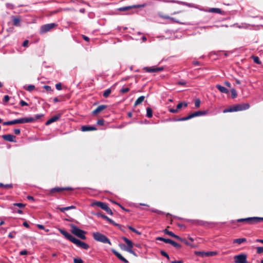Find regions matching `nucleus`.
Returning <instances> with one entry per match:
<instances>
[{"label": "nucleus", "mask_w": 263, "mask_h": 263, "mask_svg": "<svg viewBox=\"0 0 263 263\" xmlns=\"http://www.w3.org/2000/svg\"><path fill=\"white\" fill-rule=\"evenodd\" d=\"M59 231L60 233L63 234L67 239L69 240L70 241L76 245L78 247H80L84 249H88L89 248V246L88 244L84 242H83L70 235L69 233L65 231L63 229H59Z\"/></svg>", "instance_id": "f257e3e1"}, {"label": "nucleus", "mask_w": 263, "mask_h": 263, "mask_svg": "<svg viewBox=\"0 0 263 263\" xmlns=\"http://www.w3.org/2000/svg\"><path fill=\"white\" fill-rule=\"evenodd\" d=\"M249 107H250V105L248 103L237 104V105H234L228 109H224L223 110V112L225 113V112H228L241 111V110L248 109L249 108Z\"/></svg>", "instance_id": "f03ea898"}, {"label": "nucleus", "mask_w": 263, "mask_h": 263, "mask_svg": "<svg viewBox=\"0 0 263 263\" xmlns=\"http://www.w3.org/2000/svg\"><path fill=\"white\" fill-rule=\"evenodd\" d=\"M35 120L33 118H25L18 119H15L12 121L5 122L3 123L4 125H10L15 124L29 123L34 121Z\"/></svg>", "instance_id": "7ed1b4c3"}, {"label": "nucleus", "mask_w": 263, "mask_h": 263, "mask_svg": "<svg viewBox=\"0 0 263 263\" xmlns=\"http://www.w3.org/2000/svg\"><path fill=\"white\" fill-rule=\"evenodd\" d=\"M71 229V232L74 234V235L77 236V237L80 238L82 239H86V236L85 234H86V232L84 231H83L79 228H78L77 226H76L74 224H71L70 226Z\"/></svg>", "instance_id": "20e7f679"}, {"label": "nucleus", "mask_w": 263, "mask_h": 263, "mask_svg": "<svg viewBox=\"0 0 263 263\" xmlns=\"http://www.w3.org/2000/svg\"><path fill=\"white\" fill-rule=\"evenodd\" d=\"M93 237L96 240L98 241L111 245V242L109 239L106 236L99 232L93 233Z\"/></svg>", "instance_id": "39448f33"}, {"label": "nucleus", "mask_w": 263, "mask_h": 263, "mask_svg": "<svg viewBox=\"0 0 263 263\" xmlns=\"http://www.w3.org/2000/svg\"><path fill=\"white\" fill-rule=\"evenodd\" d=\"M122 239L126 243L127 246L123 245L121 246V248L133 255H135V253L132 250L133 243L132 241L125 237H122Z\"/></svg>", "instance_id": "423d86ee"}, {"label": "nucleus", "mask_w": 263, "mask_h": 263, "mask_svg": "<svg viewBox=\"0 0 263 263\" xmlns=\"http://www.w3.org/2000/svg\"><path fill=\"white\" fill-rule=\"evenodd\" d=\"M92 205H97L98 206L100 207L102 209L105 210L108 214L111 215L112 214L111 209L108 206V205L102 202L97 201L94 202L92 204Z\"/></svg>", "instance_id": "0eeeda50"}, {"label": "nucleus", "mask_w": 263, "mask_h": 263, "mask_svg": "<svg viewBox=\"0 0 263 263\" xmlns=\"http://www.w3.org/2000/svg\"><path fill=\"white\" fill-rule=\"evenodd\" d=\"M236 263H247V255L245 254H239L234 257Z\"/></svg>", "instance_id": "6e6552de"}, {"label": "nucleus", "mask_w": 263, "mask_h": 263, "mask_svg": "<svg viewBox=\"0 0 263 263\" xmlns=\"http://www.w3.org/2000/svg\"><path fill=\"white\" fill-rule=\"evenodd\" d=\"M157 240L163 241L165 242V243H170L173 246H174V247L177 248H180L181 247V246L179 243H177L176 242H175L170 239H166V238H164L163 237H159L157 238Z\"/></svg>", "instance_id": "1a4fd4ad"}, {"label": "nucleus", "mask_w": 263, "mask_h": 263, "mask_svg": "<svg viewBox=\"0 0 263 263\" xmlns=\"http://www.w3.org/2000/svg\"><path fill=\"white\" fill-rule=\"evenodd\" d=\"M263 220V218L259 217H251L244 219H239L237 220L238 222L247 221L250 223H253L255 222H259Z\"/></svg>", "instance_id": "9d476101"}, {"label": "nucleus", "mask_w": 263, "mask_h": 263, "mask_svg": "<svg viewBox=\"0 0 263 263\" xmlns=\"http://www.w3.org/2000/svg\"><path fill=\"white\" fill-rule=\"evenodd\" d=\"M195 254L197 255H200L201 256H214L217 254V252L216 251H211V252H203V251H195Z\"/></svg>", "instance_id": "9b49d317"}, {"label": "nucleus", "mask_w": 263, "mask_h": 263, "mask_svg": "<svg viewBox=\"0 0 263 263\" xmlns=\"http://www.w3.org/2000/svg\"><path fill=\"white\" fill-rule=\"evenodd\" d=\"M55 26V24L54 23L48 24L46 25H43L41 27V31L42 33H45L49 31L51 29L53 28Z\"/></svg>", "instance_id": "f8f14e48"}, {"label": "nucleus", "mask_w": 263, "mask_h": 263, "mask_svg": "<svg viewBox=\"0 0 263 263\" xmlns=\"http://www.w3.org/2000/svg\"><path fill=\"white\" fill-rule=\"evenodd\" d=\"M144 70L148 72H156L163 70L162 67L154 68L153 67H146L144 68Z\"/></svg>", "instance_id": "ddd939ff"}, {"label": "nucleus", "mask_w": 263, "mask_h": 263, "mask_svg": "<svg viewBox=\"0 0 263 263\" xmlns=\"http://www.w3.org/2000/svg\"><path fill=\"white\" fill-rule=\"evenodd\" d=\"M145 5V4H143L142 5H133V6H129L123 7L119 8L118 9V10L120 11H126V10L130 9L132 8H138L143 7H144Z\"/></svg>", "instance_id": "4468645a"}, {"label": "nucleus", "mask_w": 263, "mask_h": 263, "mask_svg": "<svg viewBox=\"0 0 263 263\" xmlns=\"http://www.w3.org/2000/svg\"><path fill=\"white\" fill-rule=\"evenodd\" d=\"M3 138L8 141L14 142L15 141V137L14 136L10 134L4 135L2 136Z\"/></svg>", "instance_id": "2eb2a0df"}, {"label": "nucleus", "mask_w": 263, "mask_h": 263, "mask_svg": "<svg viewBox=\"0 0 263 263\" xmlns=\"http://www.w3.org/2000/svg\"><path fill=\"white\" fill-rule=\"evenodd\" d=\"M60 117H61V115H59V114L52 117L50 119H49L46 122V125H49L51 123H53L54 122L57 121V120H58L60 119Z\"/></svg>", "instance_id": "dca6fc26"}, {"label": "nucleus", "mask_w": 263, "mask_h": 263, "mask_svg": "<svg viewBox=\"0 0 263 263\" xmlns=\"http://www.w3.org/2000/svg\"><path fill=\"white\" fill-rule=\"evenodd\" d=\"M112 252L119 259H120L125 263L128 262V261L115 250L112 249Z\"/></svg>", "instance_id": "f3484780"}, {"label": "nucleus", "mask_w": 263, "mask_h": 263, "mask_svg": "<svg viewBox=\"0 0 263 263\" xmlns=\"http://www.w3.org/2000/svg\"><path fill=\"white\" fill-rule=\"evenodd\" d=\"M168 2H171V3H176L178 4H180V5H185V6H188L189 7H195L194 5L193 4L187 3L186 2H183L178 1H170Z\"/></svg>", "instance_id": "a211bd4d"}, {"label": "nucleus", "mask_w": 263, "mask_h": 263, "mask_svg": "<svg viewBox=\"0 0 263 263\" xmlns=\"http://www.w3.org/2000/svg\"><path fill=\"white\" fill-rule=\"evenodd\" d=\"M72 189L71 187H54L51 189V192H59L63 191L64 190H71Z\"/></svg>", "instance_id": "6ab92c4d"}, {"label": "nucleus", "mask_w": 263, "mask_h": 263, "mask_svg": "<svg viewBox=\"0 0 263 263\" xmlns=\"http://www.w3.org/2000/svg\"><path fill=\"white\" fill-rule=\"evenodd\" d=\"M106 108V106L104 105L99 106L96 109L92 111V114L96 115L100 112L102 110Z\"/></svg>", "instance_id": "aec40b11"}, {"label": "nucleus", "mask_w": 263, "mask_h": 263, "mask_svg": "<svg viewBox=\"0 0 263 263\" xmlns=\"http://www.w3.org/2000/svg\"><path fill=\"white\" fill-rule=\"evenodd\" d=\"M82 130L83 132L91 131L96 130V128L91 126H83L81 127Z\"/></svg>", "instance_id": "412c9836"}, {"label": "nucleus", "mask_w": 263, "mask_h": 263, "mask_svg": "<svg viewBox=\"0 0 263 263\" xmlns=\"http://www.w3.org/2000/svg\"><path fill=\"white\" fill-rule=\"evenodd\" d=\"M216 87L220 92L222 93H228L229 92V90L223 86H222L220 85H217Z\"/></svg>", "instance_id": "4be33fe9"}, {"label": "nucleus", "mask_w": 263, "mask_h": 263, "mask_svg": "<svg viewBox=\"0 0 263 263\" xmlns=\"http://www.w3.org/2000/svg\"><path fill=\"white\" fill-rule=\"evenodd\" d=\"M144 96H143L139 97L135 103V106H137L142 103V102L144 101Z\"/></svg>", "instance_id": "5701e85b"}, {"label": "nucleus", "mask_w": 263, "mask_h": 263, "mask_svg": "<svg viewBox=\"0 0 263 263\" xmlns=\"http://www.w3.org/2000/svg\"><path fill=\"white\" fill-rule=\"evenodd\" d=\"M247 239L245 238L235 239L233 240V243L240 244L242 242H246Z\"/></svg>", "instance_id": "b1692460"}, {"label": "nucleus", "mask_w": 263, "mask_h": 263, "mask_svg": "<svg viewBox=\"0 0 263 263\" xmlns=\"http://www.w3.org/2000/svg\"><path fill=\"white\" fill-rule=\"evenodd\" d=\"M76 207L73 205L67 206L65 208H58V209H59L61 212H64L65 211H68L71 209H74Z\"/></svg>", "instance_id": "393cba45"}, {"label": "nucleus", "mask_w": 263, "mask_h": 263, "mask_svg": "<svg viewBox=\"0 0 263 263\" xmlns=\"http://www.w3.org/2000/svg\"><path fill=\"white\" fill-rule=\"evenodd\" d=\"M204 115V112H203L202 111H196V112H194V113L191 114L192 118H194V117H197V116H201V115Z\"/></svg>", "instance_id": "a878e982"}, {"label": "nucleus", "mask_w": 263, "mask_h": 263, "mask_svg": "<svg viewBox=\"0 0 263 263\" xmlns=\"http://www.w3.org/2000/svg\"><path fill=\"white\" fill-rule=\"evenodd\" d=\"M146 116L148 118H151L153 116V111L149 107L146 108Z\"/></svg>", "instance_id": "bb28decb"}, {"label": "nucleus", "mask_w": 263, "mask_h": 263, "mask_svg": "<svg viewBox=\"0 0 263 263\" xmlns=\"http://www.w3.org/2000/svg\"><path fill=\"white\" fill-rule=\"evenodd\" d=\"M13 25L14 26H19L20 25V19L18 17H13Z\"/></svg>", "instance_id": "cd10ccee"}, {"label": "nucleus", "mask_w": 263, "mask_h": 263, "mask_svg": "<svg viewBox=\"0 0 263 263\" xmlns=\"http://www.w3.org/2000/svg\"><path fill=\"white\" fill-rule=\"evenodd\" d=\"M183 106L185 107H186L187 106V103L186 102H181L179 103L177 106V109H178V110L179 109H180Z\"/></svg>", "instance_id": "c85d7f7f"}, {"label": "nucleus", "mask_w": 263, "mask_h": 263, "mask_svg": "<svg viewBox=\"0 0 263 263\" xmlns=\"http://www.w3.org/2000/svg\"><path fill=\"white\" fill-rule=\"evenodd\" d=\"M209 12H212V13H220L221 12V10L219 8H211Z\"/></svg>", "instance_id": "c756f323"}, {"label": "nucleus", "mask_w": 263, "mask_h": 263, "mask_svg": "<svg viewBox=\"0 0 263 263\" xmlns=\"http://www.w3.org/2000/svg\"><path fill=\"white\" fill-rule=\"evenodd\" d=\"M111 92V90L110 89H106L103 93V96L105 98H107L108 97V96L110 94Z\"/></svg>", "instance_id": "7c9ffc66"}, {"label": "nucleus", "mask_w": 263, "mask_h": 263, "mask_svg": "<svg viewBox=\"0 0 263 263\" xmlns=\"http://www.w3.org/2000/svg\"><path fill=\"white\" fill-rule=\"evenodd\" d=\"M35 88V86L33 85H30L28 86H27L25 89L28 91H31L33 90H34Z\"/></svg>", "instance_id": "2f4dec72"}, {"label": "nucleus", "mask_w": 263, "mask_h": 263, "mask_svg": "<svg viewBox=\"0 0 263 263\" xmlns=\"http://www.w3.org/2000/svg\"><path fill=\"white\" fill-rule=\"evenodd\" d=\"M252 58L253 59L254 62L255 63L258 64H261V62L258 57L253 56Z\"/></svg>", "instance_id": "473e14b6"}, {"label": "nucleus", "mask_w": 263, "mask_h": 263, "mask_svg": "<svg viewBox=\"0 0 263 263\" xmlns=\"http://www.w3.org/2000/svg\"><path fill=\"white\" fill-rule=\"evenodd\" d=\"M104 218L106 219L108 221H109L110 223H112L114 225H116L117 226L118 224H116L112 220H111V219L109 218L108 217H107L106 216H102Z\"/></svg>", "instance_id": "72a5a7b5"}, {"label": "nucleus", "mask_w": 263, "mask_h": 263, "mask_svg": "<svg viewBox=\"0 0 263 263\" xmlns=\"http://www.w3.org/2000/svg\"><path fill=\"white\" fill-rule=\"evenodd\" d=\"M232 97L235 98L237 97V92L235 89H232L231 90Z\"/></svg>", "instance_id": "f704fd0d"}, {"label": "nucleus", "mask_w": 263, "mask_h": 263, "mask_svg": "<svg viewBox=\"0 0 263 263\" xmlns=\"http://www.w3.org/2000/svg\"><path fill=\"white\" fill-rule=\"evenodd\" d=\"M128 228L129 229H130L132 231H133V232L138 234V235H140L141 234V233L140 232H139L138 231L136 230L135 228L130 227V226H128Z\"/></svg>", "instance_id": "c9c22d12"}, {"label": "nucleus", "mask_w": 263, "mask_h": 263, "mask_svg": "<svg viewBox=\"0 0 263 263\" xmlns=\"http://www.w3.org/2000/svg\"><path fill=\"white\" fill-rule=\"evenodd\" d=\"M164 232L165 234H167V235H170V236H172V237H173V236H174V233H173L172 232H171V231H169L168 230H167V229H165V230H164Z\"/></svg>", "instance_id": "e433bc0d"}, {"label": "nucleus", "mask_w": 263, "mask_h": 263, "mask_svg": "<svg viewBox=\"0 0 263 263\" xmlns=\"http://www.w3.org/2000/svg\"><path fill=\"white\" fill-rule=\"evenodd\" d=\"M13 205L17 206L20 208H23L25 207V204L21 203H13Z\"/></svg>", "instance_id": "4c0bfd02"}, {"label": "nucleus", "mask_w": 263, "mask_h": 263, "mask_svg": "<svg viewBox=\"0 0 263 263\" xmlns=\"http://www.w3.org/2000/svg\"><path fill=\"white\" fill-rule=\"evenodd\" d=\"M74 263H83V261L80 258H75L73 259Z\"/></svg>", "instance_id": "58836bf2"}, {"label": "nucleus", "mask_w": 263, "mask_h": 263, "mask_svg": "<svg viewBox=\"0 0 263 263\" xmlns=\"http://www.w3.org/2000/svg\"><path fill=\"white\" fill-rule=\"evenodd\" d=\"M160 253L162 255L166 257L167 258V259H170V257L166 252H165L164 251H161Z\"/></svg>", "instance_id": "ea45409f"}, {"label": "nucleus", "mask_w": 263, "mask_h": 263, "mask_svg": "<svg viewBox=\"0 0 263 263\" xmlns=\"http://www.w3.org/2000/svg\"><path fill=\"white\" fill-rule=\"evenodd\" d=\"M257 252L258 254H260L263 252V247H258L256 248Z\"/></svg>", "instance_id": "a19ab883"}, {"label": "nucleus", "mask_w": 263, "mask_h": 263, "mask_svg": "<svg viewBox=\"0 0 263 263\" xmlns=\"http://www.w3.org/2000/svg\"><path fill=\"white\" fill-rule=\"evenodd\" d=\"M200 104V101L199 99H197L195 100V105L196 107H199Z\"/></svg>", "instance_id": "79ce46f5"}, {"label": "nucleus", "mask_w": 263, "mask_h": 263, "mask_svg": "<svg viewBox=\"0 0 263 263\" xmlns=\"http://www.w3.org/2000/svg\"><path fill=\"white\" fill-rule=\"evenodd\" d=\"M129 89L127 87L126 88H123L121 89V92L123 93H126L129 91Z\"/></svg>", "instance_id": "37998d69"}, {"label": "nucleus", "mask_w": 263, "mask_h": 263, "mask_svg": "<svg viewBox=\"0 0 263 263\" xmlns=\"http://www.w3.org/2000/svg\"><path fill=\"white\" fill-rule=\"evenodd\" d=\"M55 87L57 88V89L60 90H61L62 89V86H61V83H57L56 85H55Z\"/></svg>", "instance_id": "c03bdc74"}, {"label": "nucleus", "mask_w": 263, "mask_h": 263, "mask_svg": "<svg viewBox=\"0 0 263 263\" xmlns=\"http://www.w3.org/2000/svg\"><path fill=\"white\" fill-rule=\"evenodd\" d=\"M97 124L99 125H103L104 124V120L103 119H100L97 121Z\"/></svg>", "instance_id": "a18cd8bd"}, {"label": "nucleus", "mask_w": 263, "mask_h": 263, "mask_svg": "<svg viewBox=\"0 0 263 263\" xmlns=\"http://www.w3.org/2000/svg\"><path fill=\"white\" fill-rule=\"evenodd\" d=\"M173 237L180 240V241H184V239L181 238L180 237H179V236L178 235H176L174 234V236H173Z\"/></svg>", "instance_id": "49530a36"}, {"label": "nucleus", "mask_w": 263, "mask_h": 263, "mask_svg": "<svg viewBox=\"0 0 263 263\" xmlns=\"http://www.w3.org/2000/svg\"><path fill=\"white\" fill-rule=\"evenodd\" d=\"M20 105L21 106H27V105H28V104L26 102H25L24 101L21 100L20 101Z\"/></svg>", "instance_id": "de8ad7c7"}, {"label": "nucleus", "mask_w": 263, "mask_h": 263, "mask_svg": "<svg viewBox=\"0 0 263 263\" xmlns=\"http://www.w3.org/2000/svg\"><path fill=\"white\" fill-rule=\"evenodd\" d=\"M169 111L172 113H176L178 111L177 109H173V108L170 109Z\"/></svg>", "instance_id": "09e8293b"}, {"label": "nucleus", "mask_w": 263, "mask_h": 263, "mask_svg": "<svg viewBox=\"0 0 263 263\" xmlns=\"http://www.w3.org/2000/svg\"><path fill=\"white\" fill-rule=\"evenodd\" d=\"M191 118H192V115L191 114L190 115L188 116L187 117L183 118L181 120H189V119H190Z\"/></svg>", "instance_id": "8fccbe9b"}, {"label": "nucleus", "mask_w": 263, "mask_h": 263, "mask_svg": "<svg viewBox=\"0 0 263 263\" xmlns=\"http://www.w3.org/2000/svg\"><path fill=\"white\" fill-rule=\"evenodd\" d=\"M20 254L21 255H27L28 254V252L26 250H23V251H21Z\"/></svg>", "instance_id": "3c124183"}, {"label": "nucleus", "mask_w": 263, "mask_h": 263, "mask_svg": "<svg viewBox=\"0 0 263 263\" xmlns=\"http://www.w3.org/2000/svg\"><path fill=\"white\" fill-rule=\"evenodd\" d=\"M44 87L47 91H50L51 90V88L49 86L45 85Z\"/></svg>", "instance_id": "603ef678"}, {"label": "nucleus", "mask_w": 263, "mask_h": 263, "mask_svg": "<svg viewBox=\"0 0 263 263\" xmlns=\"http://www.w3.org/2000/svg\"><path fill=\"white\" fill-rule=\"evenodd\" d=\"M4 187L6 189H10L12 187V185L11 184H8L4 185Z\"/></svg>", "instance_id": "864d4df0"}, {"label": "nucleus", "mask_w": 263, "mask_h": 263, "mask_svg": "<svg viewBox=\"0 0 263 263\" xmlns=\"http://www.w3.org/2000/svg\"><path fill=\"white\" fill-rule=\"evenodd\" d=\"M9 100V97L8 96H5L4 98V101L6 102H8Z\"/></svg>", "instance_id": "5fc2aeb1"}, {"label": "nucleus", "mask_w": 263, "mask_h": 263, "mask_svg": "<svg viewBox=\"0 0 263 263\" xmlns=\"http://www.w3.org/2000/svg\"><path fill=\"white\" fill-rule=\"evenodd\" d=\"M14 133L16 135H18L20 134V130L19 129H15L14 130Z\"/></svg>", "instance_id": "6e6d98bb"}, {"label": "nucleus", "mask_w": 263, "mask_h": 263, "mask_svg": "<svg viewBox=\"0 0 263 263\" xmlns=\"http://www.w3.org/2000/svg\"><path fill=\"white\" fill-rule=\"evenodd\" d=\"M28 40H25L23 42V46H27L28 45Z\"/></svg>", "instance_id": "4d7b16f0"}, {"label": "nucleus", "mask_w": 263, "mask_h": 263, "mask_svg": "<svg viewBox=\"0 0 263 263\" xmlns=\"http://www.w3.org/2000/svg\"><path fill=\"white\" fill-rule=\"evenodd\" d=\"M171 263H182V261L181 260L172 261Z\"/></svg>", "instance_id": "13d9d810"}, {"label": "nucleus", "mask_w": 263, "mask_h": 263, "mask_svg": "<svg viewBox=\"0 0 263 263\" xmlns=\"http://www.w3.org/2000/svg\"><path fill=\"white\" fill-rule=\"evenodd\" d=\"M37 227L40 229H41V230H44V226L42 225V224H37Z\"/></svg>", "instance_id": "bf43d9fd"}, {"label": "nucleus", "mask_w": 263, "mask_h": 263, "mask_svg": "<svg viewBox=\"0 0 263 263\" xmlns=\"http://www.w3.org/2000/svg\"><path fill=\"white\" fill-rule=\"evenodd\" d=\"M83 38L84 40H85L86 41H89V39L86 36H85V35H83Z\"/></svg>", "instance_id": "052dcab7"}, {"label": "nucleus", "mask_w": 263, "mask_h": 263, "mask_svg": "<svg viewBox=\"0 0 263 263\" xmlns=\"http://www.w3.org/2000/svg\"><path fill=\"white\" fill-rule=\"evenodd\" d=\"M163 17L164 18L170 19L171 20H174V18L168 16H163Z\"/></svg>", "instance_id": "680f3d73"}, {"label": "nucleus", "mask_w": 263, "mask_h": 263, "mask_svg": "<svg viewBox=\"0 0 263 263\" xmlns=\"http://www.w3.org/2000/svg\"><path fill=\"white\" fill-rule=\"evenodd\" d=\"M182 242H183L185 244H186V245L187 246H190L191 245V243H189L187 241H186L185 239H184V241H182Z\"/></svg>", "instance_id": "e2e57ef3"}, {"label": "nucleus", "mask_w": 263, "mask_h": 263, "mask_svg": "<svg viewBox=\"0 0 263 263\" xmlns=\"http://www.w3.org/2000/svg\"><path fill=\"white\" fill-rule=\"evenodd\" d=\"M23 226H24V227H26V228H29V224L27 223V222H24L23 223Z\"/></svg>", "instance_id": "0e129e2a"}, {"label": "nucleus", "mask_w": 263, "mask_h": 263, "mask_svg": "<svg viewBox=\"0 0 263 263\" xmlns=\"http://www.w3.org/2000/svg\"><path fill=\"white\" fill-rule=\"evenodd\" d=\"M225 84L229 87H231V84L229 82H226Z\"/></svg>", "instance_id": "69168bd1"}, {"label": "nucleus", "mask_w": 263, "mask_h": 263, "mask_svg": "<svg viewBox=\"0 0 263 263\" xmlns=\"http://www.w3.org/2000/svg\"><path fill=\"white\" fill-rule=\"evenodd\" d=\"M8 236L10 238H13L14 237V235H13V234L12 233H10L9 234V235H8Z\"/></svg>", "instance_id": "338daca9"}, {"label": "nucleus", "mask_w": 263, "mask_h": 263, "mask_svg": "<svg viewBox=\"0 0 263 263\" xmlns=\"http://www.w3.org/2000/svg\"><path fill=\"white\" fill-rule=\"evenodd\" d=\"M256 241L259 242L263 243V239H257L256 240Z\"/></svg>", "instance_id": "774afa93"}]
</instances>
